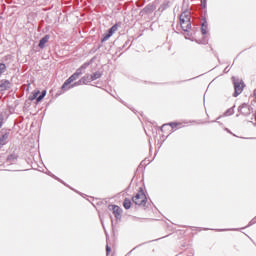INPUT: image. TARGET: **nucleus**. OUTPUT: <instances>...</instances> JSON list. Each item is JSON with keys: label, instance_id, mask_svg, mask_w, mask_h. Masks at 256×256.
<instances>
[{"label": "nucleus", "instance_id": "1", "mask_svg": "<svg viewBox=\"0 0 256 256\" xmlns=\"http://www.w3.org/2000/svg\"><path fill=\"white\" fill-rule=\"evenodd\" d=\"M82 69H87V64H84L83 66H81L80 69H78L73 75H71L62 85V90L63 91H67L69 88V85H71V83H73V81H77V79H79V77H81V75H83V71Z\"/></svg>", "mask_w": 256, "mask_h": 256}, {"label": "nucleus", "instance_id": "2", "mask_svg": "<svg viewBox=\"0 0 256 256\" xmlns=\"http://www.w3.org/2000/svg\"><path fill=\"white\" fill-rule=\"evenodd\" d=\"M180 26L184 31L191 29V12L185 11L180 15Z\"/></svg>", "mask_w": 256, "mask_h": 256}, {"label": "nucleus", "instance_id": "3", "mask_svg": "<svg viewBox=\"0 0 256 256\" xmlns=\"http://www.w3.org/2000/svg\"><path fill=\"white\" fill-rule=\"evenodd\" d=\"M132 202L140 207H145V205H147V196H145V192L140 190L134 197H132Z\"/></svg>", "mask_w": 256, "mask_h": 256}, {"label": "nucleus", "instance_id": "4", "mask_svg": "<svg viewBox=\"0 0 256 256\" xmlns=\"http://www.w3.org/2000/svg\"><path fill=\"white\" fill-rule=\"evenodd\" d=\"M243 87H245L243 82L234 81V89H235L234 97H238V95H241V93H243Z\"/></svg>", "mask_w": 256, "mask_h": 256}, {"label": "nucleus", "instance_id": "5", "mask_svg": "<svg viewBox=\"0 0 256 256\" xmlns=\"http://www.w3.org/2000/svg\"><path fill=\"white\" fill-rule=\"evenodd\" d=\"M11 88V82L8 80H1L0 81V91H7V89Z\"/></svg>", "mask_w": 256, "mask_h": 256}, {"label": "nucleus", "instance_id": "6", "mask_svg": "<svg viewBox=\"0 0 256 256\" xmlns=\"http://www.w3.org/2000/svg\"><path fill=\"white\" fill-rule=\"evenodd\" d=\"M118 29V26L117 25H114L112 26L110 29H109V32L108 34H106L104 36V38L102 39V41H108V39L113 35V33H115Z\"/></svg>", "mask_w": 256, "mask_h": 256}, {"label": "nucleus", "instance_id": "7", "mask_svg": "<svg viewBox=\"0 0 256 256\" xmlns=\"http://www.w3.org/2000/svg\"><path fill=\"white\" fill-rule=\"evenodd\" d=\"M110 209L113 211V215L116 217V219L121 217L122 210L119 206H110Z\"/></svg>", "mask_w": 256, "mask_h": 256}, {"label": "nucleus", "instance_id": "8", "mask_svg": "<svg viewBox=\"0 0 256 256\" xmlns=\"http://www.w3.org/2000/svg\"><path fill=\"white\" fill-rule=\"evenodd\" d=\"M48 42H49V35H46V36H44V37L40 40V42H39V44H38V47H40V49H44L46 43H48Z\"/></svg>", "mask_w": 256, "mask_h": 256}, {"label": "nucleus", "instance_id": "9", "mask_svg": "<svg viewBox=\"0 0 256 256\" xmlns=\"http://www.w3.org/2000/svg\"><path fill=\"white\" fill-rule=\"evenodd\" d=\"M80 80H81L80 83H83V85H87V83H91V81H93V79L91 78V75L89 74L83 76Z\"/></svg>", "mask_w": 256, "mask_h": 256}, {"label": "nucleus", "instance_id": "10", "mask_svg": "<svg viewBox=\"0 0 256 256\" xmlns=\"http://www.w3.org/2000/svg\"><path fill=\"white\" fill-rule=\"evenodd\" d=\"M9 139V134L5 133L0 137V145H7V140Z\"/></svg>", "mask_w": 256, "mask_h": 256}, {"label": "nucleus", "instance_id": "11", "mask_svg": "<svg viewBox=\"0 0 256 256\" xmlns=\"http://www.w3.org/2000/svg\"><path fill=\"white\" fill-rule=\"evenodd\" d=\"M124 209H131V200L129 198H126L123 202Z\"/></svg>", "mask_w": 256, "mask_h": 256}, {"label": "nucleus", "instance_id": "12", "mask_svg": "<svg viewBox=\"0 0 256 256\" xmlns=\"http://www.w3.org/2000/svg\"><path fill=\"white\" fill-rule=\"evenodd\" d=\"M92 81H96V79H100L101 73L100 72H95L94 74L90 75Z\"/></svg>", "mask_w": 256, "mask_h": 256}, {"label": "nucleus", "instance_id": "13", "mask_svg": "<svg viewBox=\"0 0 256 256\" xmlns=\"http://www.w3.org/2000/svg\"><path fill=\"white\" fill-rule=\"evenodd\" d=\"M7 70V66H5L4 63H0V77L4 74V72Z\"/></svg>", "mask_w": 256, "mask_h": 256}, {"label": "nucleus", "instance_id": "14", "mask_svg": "<svg viewBox=\"0 0 256 256\" xmlns=\"http://www.w3.org/2000/svg\"><path fill=\"white\" fill-rule=\"evenodd\" d=\"M78 85H83V82H81V79L78 82H75L71 86H67V89H71L73 87H78Z\"/></svg>", "mask_w": 256, "mask_h": 256}, {"label": "nucleus", "instance_id": "15", "mask_svg": "<svg viewBox=\"0 0 256 256\" xmlns=\"http://www.w3.org/2000/svg\"><path fill=\"white\" fill-rule=\"evenodd\" d=\"M45 95H47V91H43L42 94L37 98V103L43 101Z\"/></svg>", "mask_w": 256, "mask_h": 256}, {"label": "nucleus", "instance_id": "16", "mask_svg": "<svg viewBox=\"0 0 256 256\" xmlns=\"http://www.w3.org/2000/svg\"><path fill=\"white\" fill-rule=\"evenodd\" d=\"M201 31H202V35H206L207 34V26L205 24H202Z\"/></svg>", "mask_w": 256, "mask_h": 256}, {"label": "nucleus", "instance_id": "17", "mask_svg": "<svg viewBox=\"0 0 256 256\" xmlns=\"http://www.w3.org/2000/svg\"><path fill=\"white\" fill-rule=\"evenodd\" d=\"M37 95H39V91L33 94V96L30 98L31 101H33V99H37Z\"/></svg>", "mask_w": 256, "mask_h": 256}, {"label": "nucleus", "instance_id": "18", "mask_svg": "<svg viewBox=\"0 0 256 256\" xmlns=\"http://www.w3.org/2000/svg\"><path fill=\"white\" fill-rule=\"evenodd\" d=\"M110 252H111V247L106 246V253H107V255H109Z\"/></svg>", "mask_w": 256, "mask_h": 256}, {"label": "nucleus", "instance_id": "19", "mask_svg": "<svg viewBox=\"0 0 256 256\" xmlns=\"http://www.w3.org/2000/svg\"><path fill=\"white\" fill-rule=\"evenodd\" d=\"M207 2V0H201V4L205 7V3Z\"/></svg>", "mask_w": 256, "mask_h": 256}, {"label": "nucleus", "instance_id": "20", "mask_svg": "<svg viewBox=\"0 0 256 256\" xmlns=\"http://www.w3.org/2000/svg\"><path fill=\"white\" fill-rule=\"evenodd\" d=\"M3 127V119L0 118V129Z\"/></svg>", "mask_w": 256, "mask_h": 256}, {"label": "nucleus", "instance_id": "21", "mask_svg": "<svg viewBox=\"0 0 256 256\" xmlns=\"http://www.w3.org/2000/svg\"><path fill=\"white\" fill-rule=\"evenodd\" d=\"M171 127H177V123H171Z\"/></svg>", "mask_w": 256, "mask_h": 256}, {"label": "nucleus", "instance_id": "22", "mask_svg": "<svg viewBox=\"0 0 256 256\" xmlns=\"http://www.w3.org/2000/svg\"><path fill=\"white\" fill-rule=\"evenodd\" d=\"M254 96L256 97V89L254 90Z\"/></svg>", "mask_w": 256, "mask_h": 256}]
</instances>
